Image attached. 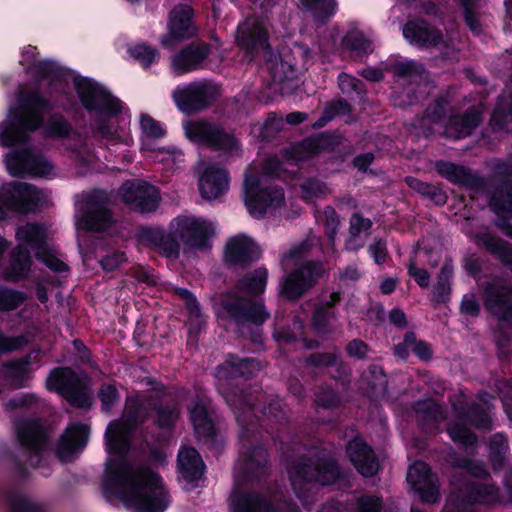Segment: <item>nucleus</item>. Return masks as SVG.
<instances>
[{
  "label": "nucleus",
  "mask_w": 512,
  "mask_h": 512,
  "mask_svg": "<svg viewBox=\"0 0 512 512\" xmlns=\"http://www.w3.org/2000/svg\"><path fill=\"white\" fill-rule=\"evenodd\" d=\"M402 32L404 38L412 45L433 49L445 60L457 59L460 36L455 31L448 32L444 38L439 31L420 20L408 22Z\"/></svg>",
  "instance_id": "8"
},
{
  "label": "nucleus",
  "mask_w": 512,
  "mask_h": 512,
  "mask_svg": "<svg viewBox=\"0 0 512 512\" xmlns=\"http://www.w3.org/2000/svg\"><path fill=\"white\" fill-rule=\"evenodd\" d=\"M143 243L162 251L167 257H176L179 254L180 246L174 239L166 237L160 229L146 228L140 233Z\"/></svg>",
  "instance_id": "36"
},
{
  "label": "nucleus",
  "mask_w": 512,
  "mask_h": 512,
  "mask_svg": "<svg viewBox=\"0 0 512 512\" xmlns=\"http://www.w3.org/2000/svg\"><path fill=\"white\" fill-rule=\"evenodd\" d=\"M140 126L144 134L148 139H146L147 142L150 143V138H159L162 137L165 134V130L163 127L155 121L153 118H151L148 115H142L140 118ZM145 142V140L143 141Z\"/></svg>",
  "instance_id": "57"
},
{
  "label": "nucleus",
  "mask_w": 512,
  "mask_h": 512,
  "mask_svg": "<svg viewBox=\"0 0 512 512\" xmlns=\"http://www.w3.org/2000/svg\"><path fill=\"white\" fill-rule=\"evenodd\" d=\"M339 223L340 221L336 211L331 207H326L324 210V226L326 234L332 243L334 242Z\"/></svg>",
  "instance_id": "60"
},
{
  "label": "nucleus",
  "mask_w": 512,
  "mask_h": 512,
  "mask_svg": "<svg viewBox=\"0 0 512 512\" xmlns=\"http://www.w3.org/2000/svg\"><path fill=\"white\" fill-rule=\"evenodd\" d=\"M417 412L421 414L422 419L427 422H439L445 418L443 408L431 400L418 403Z\"/></svg>",
  "instance_id": "53"
},
{
  "label": "nucleus",
  "mask_w": 512,
  "mask_h": 512,
  "mask_svg": "<svg viewBox=\"0 0 512 512\" xmlns=\"http://www.w3.org/2000/svg\"><path fill=\"white\" fill-rule=\"evenodd\" d=\"M216 88L207 81L177 86L172 93L176 106L184 113L203 110L216 98Z\"/></svg>",
  "instance_id": "16"
},
{
  "label": "nucleus",
  "mask_w": 512,
  "mask_h": 512,
  "mask_svg": "<svg viewBox=\"0 0 512 512\" xmlns=\"http://www.w3.org/2000/svg\"><path fill=\"white\" fill-rule=\"evenodd\" d=\"M490 207L496 214L512 218V186L504 184L496 189L490 199Z\"/></svg>",
  "instance_id": "44"
},
{
  "label": "nucleus",
  "mask_w": 512,
  "mask_h": 512,
  "mask_svg": "<svg viewBox=\"0 0 512 512\" xmlns=\"http://www.w3.org/2000/svg\"><path fill=\"white\" fill-rule=\"evenodd\" d=\"M261 369L259 362L254 359L237 360L231 357L225 364L219 365L216 370V377L219 379V390L224 392L223 381L234 378L237 375L250 377Z\"/></svg>",
  "instance_id": "31"
},
{
  "label": "nucleus",
  "mask_w": 512,
  "mask_h": 512,
  "mask_svg": "<svg viewBox=\"0 0 512 512\" xmlns=\"http://www.w3.org/2000/svg\"><path fill=\"white\" fill-rule=\"evenodd\" d=\"M267 279V269L259 267L241 279L239 281L238 288L241 292L248 295L262 294L265 291Z\"/></svg>",
  "instance_id": "40"
},
{
  "label": "nucleus",
  "mask_w": 512,
  "mask_h": 512,
  "mask_svg": "<svg viewBox=\"0 0 512 512\" xmlns=\"http://www.w3.org/2000/svg\"><path fill=\"white\" fill-rule=\"evenodd\" d=\"M74 86L82 105L90 113L94 131L108 141L128 144L130 120L129 116L121 114L120 101L105 87L88 78L76 77Z\"/></svg>",
  "instance_id": "2"
},
{
  "label": "nucleus",
  "mask_w": 512,
  "mask_h": 512,
  "mask_svg": "<svg viewBox=\"0 0 512 512\" xmlns=\"http://www.w3.org/2000/svg\"><path fill=\"white\" fill-rule=\"evenodd\" d=\"M36 54V47L27 46L23 50V58L21 63L23 65H27L29 69H32L36 74H39L43 77H52L53 79H61L63 72L56 65V63L45 60L34 62V57Z\"/></svg>",
  "instance_id": "38"
},
{
  "label": "nucleus",
  "mask_w": 512,
  "mask_h": 512,
  "mask_svg": "<svg viewBox=\"0 0 512 512\" xmlns=\"http://www.w3.org/2000/svg\"><path fill=\"white\" fill-rule=\"evenodd\" d=\"M293 490L301 499V490L308 484L329 485L339 477V470L332 458L311 452L300 458L288 470Z\"/></svg>",
  "instance_id": "6"
},
{
  "label": "nucleus",
  "mask_w": 512,
  "mask_h": 512,
  "mask_svg": "<svg viewBox=\"0 0 512 512\" xmlns=\"http://www.w3.org/2000/svg\"><path fill=\"white\" fill-rule=\"evenodd\" d=\"M300 3L318 21L333 16L337 7L335 0H300Z\"/></svg>",
  "instance_id": "45"
},
{
  "label": "nucleus",
  "mask_w": 512,
  "mask_h": 512,
  "mask_svg": "<svg viewBox=\"0 0 512 512\" xmlns=\"http://www.w3.org/2000/svg\"><path fill=\"white\" fill-rule=\"evenodd\" d=\"M479 242L512 271V247L508 243L490 234L481 235Z\"/></svg>",
  "instance_id": "42"
},
{
  "label": "nucleus",
  "mask_w": 512,
  "mask_h": 512,
  "mask_svg": "<svg viewBox=\"0 0 512 512\" xmlns=\"http://www.w3.org/2000/svg\"><path fill=\"white\" fill-rule=\"evenodd\" d=\"M217 305L218 314H226L240 322L251 321L256 325H260L269 317V313L264 305H251L247 300L240 299L234 294L223 296Z\"/></svg>",
  "instance_id": "19"
},
{
  "label": "nucleus",
  "mask_w": 512,
  "mask_h": 512,
  "mask_svg": "<svg viewBox=\"0 0 512 512\" xmlns=\"http://www.w3.org/2000/svg\"><path fill=\"white\" fill-rule=\"evenodd\" d=\"M481 122V116L477 109L472 108L462 116L452 117L446 128L445 134L452 139L468 136Z\"/></svg>",
  "instance_id": "34"
},
{
  "label": "nucleus",
  "mask_w": 512,
  "mask_h": 512,
  "mask_svg": "<svg viewBox=\"0 0 512 512\" xmlns=\"http://www.w3.org/2000/svg\"><path fill=\"white\" fill-rule=\"evenodd\" d=\"M406 183L409 187L418 191L419 193L432 196L436 199L437 203L445 202V195L434 186H430L429 184L421 182L420 180L413 177H407Z\"/></svg>",
  "instance_id": "55"
},
{
  "label": "nucleus",
  "mask_w": 512,
  "mask_h": 512,
  "mask_svg": "<svg viewBox=\"0 0 512 512\" xmlns=\"http://www.w3.org/2000/svg\"><path fill=\"white\" fill-rule=\"evenodd\" d=\"M259 254L258 245L244 234L231 238L225 248V259L230 264H244L257 259Z\"/></svg>",
  "instance_id": "30"
},
{
  "label": "nucleus",
  "mask_w": 512,
  "mask_h": 512,
  "mask_svg": "<svg viewBox=\"0 0 512 512\" xmlns=\"http://www.w3.org/2000/svg\"><path fill=\"white\" fill-rule=\"evenodd\" d=\"M26 300L23 292L0 286V311L9 312L17 309Z\"/></svg>",
  "instance_id": "49"
},
{
  "label": "nucleus",
  "mask_w": 512,
  "mask_h": 512,
  "mask_svg": "<svg viewBox=\"0 0 512 512\" xmlns=\"http://www.w3.org/2000/svg\"><path fill=\"white\" fill-rule=\"evenodd\" d=\"M464 9V18L467 26L472 33L478 35L481 33V24L479 23L474 9L477 8V0H458Z\"/></svg>",
  "instance_id": "54"
},
{
  "label": "nucleus",
  "mask_w": 512,
  "mask_h": 512,
  "mask_svg": "<svg viewBox=\"0 0 512 512\" xmlns=\"http://www.w3.org/2000/svg\"><path fill=\"white\" fill-rule=\"evenodd\" d=\"M210 54L207 44H191L172 57L173 73L182 75L198 69Z\"/></svg>",
  "instance_id": "28"
},
{
  "label": "nucleus",
  "mask_w": 512,
  "mask_h": 512,
  "mask_svg": "<svg viewBox=\"0 0 512 512\" xmlns=\"http://www.w3.org/2000/svg\"><path fill=\"white\" fill-rule=\"evenodd\" d=\"M393 73L399 77H409L414 74H420L423 68L414 61L398 62L391 66Z\"/></svg>",
  "instance_id": "61"
},
{
  "label": "nucleus",
  "mask_w": 512,
  "mask_h": 512,
  "mask_svg": "<svg viewBox=\"0 0 512 512\" xmlns=\"http://www.w3.org/2000/svg\"><path fill=\"white\" fill-rule=\"evenodd\" d=\"M128 52L130 56L144 68H148L159 58L158 51L145 43L133 45L129 48Z\"/></svg>",
  "instance_id": "47"
},
{
  "label": "nucleus",
  "mask_w": 512,
  "mask_h": 512,
  "mask_svg": "<svg viewBox=\"0 0 512 512\" xmlns=\"http://www.w3.org/2000/svg\"><path fill=\"white\" fill-rule=\"evenodd\" d=\"M347 454L362 476L370 477L378 471L379 463L375 453L362 439L351 440L347 445Z\"/></svg>",
  "instance_id": "26"
},
{
  "label": "nucleus",
  "mask_w": 512,
  "mask_h": 512,
  "mask_svg": "<svg viewBox=\"0 0 512 512\" xmlns=\"http://www.w3.org/2000/svg\"><path fill=\"white\" fill-rule=\"evenodd\" d=\"M489 447L493 465L495 468H497L502 464L504 456L508 451V443L506 437L503 434H495L490 439Z\"/></svg>",
  "instance_id": "52"
},
{
  "label": "nucleus",
  "mask_w": 512,
  "mask_h": 512,
  "mask_svg": "<svg viewBox=\"0 0 512 512\" xmlns=\"http://www.w3.org/2000/svg\"><path fill=\"white\" fill-rule=\"evenodd\" d=\"M407 481L423 502L434 504L440 500L438 479L426 463L417 461L412 464Z\"/></svg>",
  "instance_id": "21"
},
{
  "label": "nucleus",
  "mask_w": 512,
  "mask_h": 512,
  "mask_svg": "<svg viewBox=\"0 0 512 512\" xmlns=\"http://www.w3.org/2000/svg\"><path fill=\"white\" fill-rule=\"evenodd\" d=\"M490 408L479 409L473 407L469 413L454 407V411L459 421H453L448 427V433L452 440L464 447L473 445L476 442V437L470 430L463 425L462 421L467 416L479 428H489L491 424V417L489 415Z\"/></svg>",
  "instance_id": "22"
},
{
  "label": "nucleus",
  "mask_w": 512,
  "mask_h": 512,
  "mask_svg": "<svg viewBox=\"0 0 512 512\" xmlns=\"http://www.w3.org/2000/svg\"><path fill=\"white\" fill-rule=\"evenodd\" d=\"M154 406L150 399L128 397L120 420L112 421L105 432L106 462L103 493L119 499L132 512H165L171 499L162 478L147 466L135 465L125 456L134 428Z\"/></svg>",
  "instance_id": "1"
},
{
  "label": "nucleus",
  "mask_w": 512,
  "mask_h": 512,
  "mask_svg": "<svg viewBox=\"0 0 512 512\" xmlns=\"http://www.w3.org/2000/svg\"><path fill=\"white\" fill-rule=\"evenodd\" d=\"M178 468L182 477L192 482L202 477L205 465L196 449L182 448L178 454Z\"/></svg>",
  "instance_id": "33"
},
{
  "label": "nucleus",
  "mask_w": 512,
  "mask_h": 512,
  "mask_svg": "<svg viewBox=\"0 0 512 512\" xmlns=\"http://www.w3.org/2000/svg\"><path fill=\"white\" fill-rule=\"evenodd\" d=\"M178 416L179 410L175 406L159 408L157 410L156 422L160 427H168L174 423Z\"/></svg>",
  "instance_id": "63"
},
{
  "label": "nucleus",
  "mask_w": 512,
  "mask_h": 512,
  "mask_svg": "<svg viewBox=\"0 0 512 512\" xmlns=\"http://www.w3.org/2000/svg\"><path fill=\"white\" fill-rule=\"evenodd\" d=\"M20 111L9 108L7 118L0 123V146L9 147L28 140V133L36 131L42 124L43 113L51 108L48 101L37 91L24 95L19 93Z\"/></svg>",
  "instance_id": "4"
},
{
  "label": "nucleus",
  "mask_w": 512,
  "mask_h": 512,
  "mask_svg": "<svg viewBox=\"0 0 512 512\" xmlns=\"http://www.w3.org/2000/svg\"><path fill=\"white\" fill-rule=\"evenodd\" d=\"M47 196L35 186L23 182L6 183L0 190V221L7 211L27 213L41 206Z\"/></svg>",
  "instance_id": "9"
},
{
  "label": "nucleus",
  "mask_w": 512,
  "mask_h": 512,
  "mask_svg": "<svg viewBox=\"0 0 512 512\" xmlns=\"http://www.w3.org/2000/svg\"><path fill=\"white\" fill-rule=\"evenodd\" d=\"M269 35L267 19L249 17L238 25L235 42L251 58L261 54L271 56Z\"/></svg>",
  "instance_id": "12"
},
{
  "label": "nucleus",
  "mask_w": 512,
  "mask_h": 512,
  "mask_svg": "<svg viewBox=\"0 0 512 512\" xmlns=\"http://www.w3.org/2000/svg\"><path fill=\"white\" fill-rule=\"evenodd\" d=\"M244 203L253 217L260 218L283 205L284 193L277 187L262 186L257 177L246 176Z\"/></svg>",
  "instance_id": "13"
},
{
  "label": "nucleus",
  "mask_w": 512,
  "mask_h": 512,
  "mask_svg": "<svg viewBox=\"0 0 512 512\" xmlns=\"http://www.w3.org/2000/svg\"><path fill=\"white\" fill-rule=\"evenodd\" d=\"M111 223V214L98 193L88 196L76 215L77 228L85 231L100 232Z\"/></svg>",
  "instance_id": "18"
},
{
  "label": "nucleus",
  "mask_w": 512,
  "mask_h": 512,
  "mask_svg": "<svg viewBox=\"0 0 512 512\" xmlns=\"http://www.w3.org/2000/svg\"><path fill=\"white\" fill-rule=\"evenodd\" d=\"M320 143L316 138H308L299 144L291 147V150L285 155V164L293 165L300 161H305L319 152Z\"/></svg>",
  "instance_id": "41"
},
{
  "label": "nucleus",
  "mask_w": 512,
  "mask_h": 512,
  "mask_svg": "<svg viewBox=\"0 0 512 512\" xmlns=\"http://www.w3.org/2000/svg\"><path fill=\"white\" fill-rule=\"evenodd\" d=\"M5 164L12 176L50 177L54 174L53 164L31 150H15L6 154Z\"/></svg>",
  "instance_id": "17"
},
{
  "label": "nucleus",
  "mask_w": 512,
  "mask_h": 512,
  "mask_svg": "<svg viewBox=\"0 0 512 512\" xmlns=\"http://www.w3.org/2000/svg\"><path fill=\"white\" fill-rule=\"evenodd\" d=\"M99 397L102 402V409L109 412L113 405L118 402L119 394L115 386L103 385L99 391Z\"/></svg>",
  "instance_id": "59"
},
{
  "label": "nucleus",
  "mask_w": 512,
  "mask_h": 512,
  "mask_svg": "<svg viewBox=\"0 0 512 512\" xmlns=\"http://www.w3.org/2000/svg\"><path fill=\"white\" fill-rule=\"evenodd\" d=\"M498 500V491L486 484H472L469 487L467 498L455 501L450 497L444 507L443 512H474L467 507V504L485 503L491 504Z\"/></svg>",
  "instance_id": "27"
},
{
  "label": "nucleus",
  "mask_w": 512,
  "mask_h": 512,
  "mask_svg": "<svg viewBox=\"0 0 512 512\" xmlns=\"http://www.w3.org/2000/svg\"><path fill=\"white\" fill-rule=\"evenodd\" d=\"M30 364L31 355L5 363L3 365L4 378L15 388L26 386L28 384L30 374Z\"/></svg>",
  "instance_id": "37"
},
{
  "label": "nucleus",
  "mask_w": 512,
  "mask_h": 512,
  "mask_svg": "<svg viewBox=\"0 0 512 512\" xmlns=\"http://www.w3.org/2000/svg\"><path fill=\"white\" fill-rule=\"evenodd\" d=\"M301 197L304 201H313L325 197L329 189L321 181L316 179H309L305 181L301 187Z\"/></svg>",
  "instance_id": "50"
},
{
  "label": "nucleus",
  "mask_w": 512,
  "mask_h": 512,
  "mask_svg": "<svg viewBox=\"0 0 512 512\" xmlns=\"http://www.w3.org/2000/svg\"><path fill=\"white\" fill-rule=\"evenodd\" d=\"M190 417L197 436L209 438L214 435V425L208 416L205 403L197 402L190 410Z\"/></svg>",
  "instance_id": "39"
},
{
  "label": "nucleus",
  "mask_w": 512,
  "mask_h": 512,
  "mask_svg": "<svg viewBox=\"0 0 512 512\" xmlns=\"http://www.w3.org/2000/svg\"><path fill=\"white\" fill-rule=\"evenodd\" d=\"M267 65L274 81L283 82L291 77L287 72L288 69H291V66L281 59H278L277 56H275L274 59H270Z\"/></svg>",
  "instance_id": "58"
},
{
  "label": "nucleus",
  "mask_w": 512,
  "mask_h": 512,
  "mask_svg": "<svg viewBox=\"0 0 512 512\" xmlns=\"http://www.w3.org/2000/svg\"><path fill=\"white\" fill-rule=\"evenodd\" d=\"M17 249L12 254L10 267L5 271V278L16 281L26 277L31 267L29 249L48 268L55 272L67 271V265L60 260L47 245V229L37 223H27L17 229Z\"/></svg>",
  "instance_id": "3"
},
{
  "label": "nucleus",
  "mask_w": 512,
  "mask_h": 512,
  "mask_svg": "<svg viewBox=\"0 0 512 512\" xmlns=\"http://www.w3.org/2000/svg\"><path fill=\"white\" fill-rule=\"evenodd\" d=\"M483 302L485 308L494 315L501 329L509 330L512 336V285L502 280L489 282L484 290Z\"/></svg>",
  "instance_id": "14"
},
{
  "label": "nucleus",
  "mask_w": 512,
  "mask_h": 512,
  "mask_svg": "<svg viewBox=\"0 0 512 512\" xmlns=\"http://www.w3.org/2000/svg\"><path fill=\"white\" fill-rule=\"evenodd\" d=\"M453 275V265L451 262H445L438 275L437 283L434 286L433 293L437 302H446L450 293V279Z\"/></svg>",
  "instance_id": "46"
},
{
  "label": "nucleus",
  "mask_w": 512,
  "mask_h": 512,
  "mask_svg": "<svg viewBox=\"0 0 512 512\" xmlns=\"http://www.w3.org/2000/svg\"><path fill=\"white\" fill-rule=\"evenodd\" d=\"M339 298L340 297L338 293H332L330 296V301L326 303V306H320L315 310L313 315V323L319 332H324L334 320V314L328 309V307L338 302Z\"/></svg>",
  "instance_id": "48"
},
{
  "label": "nucleus",
  "mask_w": 512,
  "mask_h": 512,
  "mask_svg": "<svg viewBox=\"0 0 512 512\" xmlns=\"http://www.w3.org/2000/svg\"><path fill=\"white\" fill-rule=\"evenodd\" d=\"M382 502L374 496H363L358 500V512H380Z\"/></svg>",
  "instance_id": "64"
},
{
  "label": "nucleus",
  "mask_w": 512,
  "mask_h": 512,
  "mask_svg": "<svg viewBox=\"0 0 512 512\" xmlns=\"http://www.w3.org/2000/svg\"><path fill=\"white\" fill-rule=\"evenodd\" d=\"M170 234L177 242L186 256L210 248L209 239L215 232V225L204 218L194 215H180L174 218L169 225Z\"/></svg>",
  "instance_id": "7"
},
{
  "label": "nucleus",
  "mask_w": 512,
  "mask_h": 512,
  "mask_svg": "<svg viewBox=\"0 0 512 512\" xmlns=\"http://www.w3.org/2000/svg\"><path fill=\"white\" fill-rule=\"evenodd\" d=\"M46 387L50 391L59 393L76 407L91 406L87 377L79 376L69 368L54 369L46 380Z\"/></svg>",
  "instance_id": "10"
},
{
  "label": "nucleus",
  "mask_w": 512,
  "mask_h": 512,
  "mask_svg": "<svg viewBox=\"0 0 512 512\" xmlns=\"http://www.w3.org/2000/svg\"><path fill=\"white\" fill-rule=\"evenodd\" d=\"M342 46L355 58H361L372 52V44L359 31H350L342 39Z\"/></svg>",
  "instance_id": "43"
},
{
  "label": "nucleus",
  "mask_w": 512,
  "mask_h": 512,
  "mask_svg": "<svg viewBox=\"0 0 512 512\" xmlns=\"http://www.w3.org/2000/svg\"><path fill=\"white\" fill-rule=\"evenodd\" d=\"M435 168L437 172L454 184L470 188H477L482 185V180L470 169L458 166L451 162L439 161Z\"/></svg>",
  "instance_id": "32"
},
{
  "label": "nucleus",
  "mask_w": 512,
  "mask_h": 512,
  "mask_svg": "<svg viewBox=\"0 0 512 512\" xmlns=\"http://www.w3.org/2000/svg\"><path fill=\"white\" fill-rule=\"evenodd\" d=\"M267 454L262 448H254L252 453L238 463L243 475L236 476V486L230 499V512H274L269 503L260 495L244 491L240 487L241 478H259L266 473Z\"/></svg>",
  "instance_id": "5"
},
{
  "label": "nucleus",
  "mask_w": 512,
  "mask_h": 512,
  "mask_svg": "<svg viewBox=\"0 0 512 512\" xmlns=\"http://www.w3.org/2000/svg\"><path fill=\"white\" fill-rule=\"evenodd\" d=\"M142 150L149 153V157L156 162L162 163L167 172L173 173L182 167L184 155L181 150L175 147L154 148L147 141L142 143Z\"/></svg>",
  "instance_id": "35"
},
{
  "label": "nucleus",
  "mask_w": 512,
  "mask_h": 512,
  "mask_svg": "<svg viewBox=\"0 0 512 512\" xmlns=\"http://www.w3.org/2000/svg\"><path fill=\"white\" fill-rule=\"evenodd\" d=\"M29 339L25 335L7 337L0 329V353H10L26 346Z\"/></svg>",
  "instance_id": "56"
},
{
  "label": "nucleus",
  "mask_w": 512,
  "mask_h": 512,
  "mask_svg": "<svg viewBox=\"0 0 512 512\" xmlns=\"http://www.w3.org/2000/svg\"><path fill=\"white\" fill-rule=\"evenodd\" d=\"M120 194L131 209L142 213L155 211L160 201L157 188L142 181L124 183L120 188Z\"/></svg>",
  "instance_id": "20"
},
{
  "label": "nucleus",
  "mask_w": 512,
  "mask_h": 512,
  "mask_svg": "<svg viewBox=\"0 0 512 512\" xmlns=\"http://www.w3.org/2000/svg\"><path fill=\"white\" fill-rule=\"evenodd\" d=\"M338 84L341 91L346 94H351L353 92L360 93L362 90L361 81L348 74H340L338 77Z\"/></svg>",
  "instance_id": "62"
},
{
  "label": "nucleus",
  "mask_w": 512,
  "mask_h": 512,
  "mask_svg": "<svg viewBox=\"0 0 512 512\" xmlns=\"http://www.w3.org/2000/svg\"><path fill=\"white\" fill-rule=\"evenodd\" d=\"M89 428L84 424H71L60 438L57 455L67 461L72 455L83 449L88 441Z\"/></svg>",
  "instance_id": "29"
},
{
  "label": "nucleus",
  "mask_w": 512,
  "mask_h": 512,
  "mask_svg": "<svg viewBox=\"0 0 512 512\" xmlns=\"http://www.w3.org/2000/svg\"><path fill=\"white\" fill-rule=\"evenodd\" d=\"M183 128L186 137L193 142L210 146L226 154H233L239 149L238 141L216 125L204 121H190L186 122Z\"/></svg>",
  "instance_id": "15"
},
{
  "label": "nucleus",
  "mask_w": 512,
  "mask_h": 512,
  "mask_svg": "<svg viewBox=\"0 0 512 512\" xmlns=\"http://www.w3.org/2000/svg\"><path fill=\"white\" fill-rule=\"evenodd\" d=\"M199 169L202 171L199 177V191L203 198L213 200L228 190L229 179L224 169L206 165L204 162L199 165Z\"/></svg>",
  "instance_id": "25"
},
{
  "label": "nucleus",
  "mask_w": 512,
  "mask_h": 512,
  "mask_svg": "<svg viewBox=\"0 0 512 512\" xmlns=\"http://www.w3.org/2000/svg\"><path fill=\"white\" fill-rule=\"evenodd\" d=\"M325 274L323 266L316 262H305L294 268L279 282L278 293L281 297L295 301L309 292Z\"/></svg>",
  "instance_id": "11"
},
{
  "label": "nucleus",
  "mask_w": 512,
  "mask_h": 512,
  "mask_svg": "<svg viewBox=\"0 0 512 512\" xmlns=\"http://www.w3.org/2000/svg\"><path fill=\"white\" fill-rule=\"evenodd\" d=\"M192 16L193 10L188 5L177 6L171 11L168 33L161 39L164 47H172L177 42L195 35L196 28Z\"/></svg>",
  "instance_id": "23"
},
{
  "label": "nucleus",
  "mask_w": 512,
  "mask_h": 512,
  "mask_svg": "<svg viewBox=\"0 0 512 512\" xmlns=\"http://www.w3.org/2000/svg\"><path fill=\"white\" fill-rule=\"evenodd\" d=\"M17 437L29 454L27 462L34 467L39 463L46 442V432L38 421H23L17 426Z\"/></svg>",
  "instance_id": "24"
},
{
  "label": "nucleus",
  "mask_w": 512,
  "mask_h": 512,
  "mask_svg": "<svg viewBox=\"0 0 512 512\" xmlns=\"http://www.w3.org/2000/svg\"><path fill=\"white\" fill-rule=\"evenodd\" d=\"M71 132L69 123L59 115L52 116L44 127V133L51 138H64Z\"/></svg>",
  "instance_id": "51"
}]
</instances>
